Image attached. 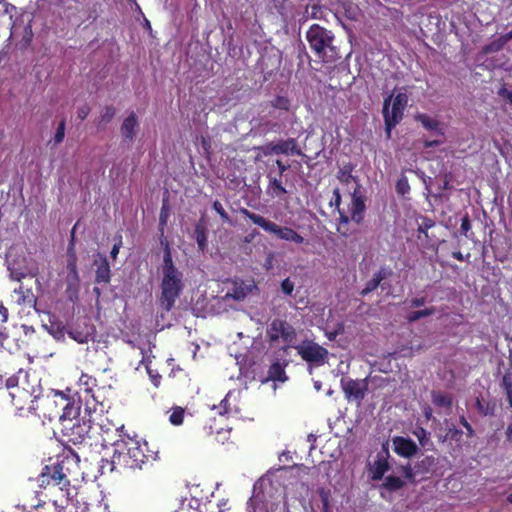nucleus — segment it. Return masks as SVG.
I'll list each match as a JSON object with an SVG mask.
<instances>
[{"instance_id":"obj_10","label":"nucleus","mask_w":512,"mask_h":512,"mask_svg":"<svg viewBox=\"0 0 512 512\" xmlns=\"http://www.w3.org/2000/svg\"><path fill=\"white\" fill-rule=\"evenodd\" d=\"M340 383L347 400H355L361 402L364 399L368 388L366 379L354 380L342 378Z\"/></svg>"},{"instance_id":"obj_32","label":"nucleus","mask_w":512,"mask_h":512,"mask_svg":"<svg viewBox=\"0 0 512 512\" xmlns=\"http://www.w3.org/2000/svg\"><path fill=\"white\" fill-rule=\"evenodd\" d=\"M432 402L438 407H450L452 405V398L442 392H432Z\"/></svg>"},{"instance_id":"obj_28","label":"nucleus","mask_w":512,"mask_h":512,"mask_svg":"<svg viewBox=\"0 0 512 512\" xmlns=\"http://www.w3.org/2000/svg\"><path fill=\"white\" fill-rule=\"evenodd\" d=\"M65 130H66V119L62 118L58 123V126L56 128L53 138L50 139L47 144L52 145V147H57L59 144H61L65 138Z\"/></svg>"},{"instance_id":"obj_59","label":"nucleus","mask_w":512,"mask_h":512,"mask_svg":"<svg viewBox=\"0 0 512 512\" xmlns=\"http://www.w3.org/2000/svg\"><path fill=\"white\" fill-rule=\"evenodd\" d=\"M276 165H277V167H278V169H279V177H280V178L282 177V175L284 174V172H286V171L290 168V166H289V165L284 164V163H283L281 160H279V159H277V160H276Z\"/></svg>"},{"instance_id":"obj_11","label":"nucleus","mask_w":512,"mask_h":512,"mask_svg":"<svg viewBox=\"0 0 512 512\" xmlns=\"http://www.w3.org/2000/svg\"><path fill=\"white\" fill-rule=\"evenodd\" d=\"M61 396V400L65 402L62 408V414L59 417V425L62 426L66 423H71L76 420H81L80 412H81V400L78 399H68L64 396L63 393H59Z\"/></svg>"},{"instance_id":"obj_54","label":"nucleus","mask_w":512,"mask_h":512,"mask_svg":"<svg viewBox=\"0 0 512 512\" xmlns=\"http://www.w3.org/2000/svg\"><path fill=\"white\" fill-rule=\"evenodd\" d=\"M274 147L276 148L275 143L270 142V143H267L266 145L262 146L260 149L264 156H269V155L275 154V151L272 150Z\"/></svg>"},{"instance_id":"obj_25","label":"nucleus","mask_w":512,"mask_h":512,"mask_svg":"<svg viewBox=\"0 0 512 512\" xmlns=\"http://www.w3.org/2000/svg\"><path fill=\"white\" fill-rule=\"evenodd\" d=\"M387 271L385 268H381L379 271H377L373 278L370 279L366 284L365 287L361 290L360 295L366 296L369 293L373 292L377 289V287L380 285V283L386 278Z\"/></svg>"},{"instance_id":"obj_48","label":"nucleus","mask_w":512,"mask_h":512,"mask_svg":"<svg viewBox=\"0 0 512 512\" xmlns=\"http://www.w3.org/2000/svg\"><path fill=\"white\" fill-rule=\"evenodd\" d=\"M501 386L505 390L506 395L512 392V381L509 375L506 374L503 376Z\"/></svg>"},{"instance_id":"obj_44","label":"nucleus","mask_w":512,"mask_h":512,"mask_svg":"<svg viewBox=\"0 0 512 512\" xmlns=\"http://www.w3.org/2000/svg\"><path fill=\"white\" fill-rule=\"evenodd\" d=\"M16 10V7L10 3L5 2V0H0V18L5 14H11Z\"/></svg>"},{"instance_id":"obj_2","label":"nucleus","mask_w":512,"mask_h":512,"mask_svg":"<svg viewBox=\"0 0 512 512\" xmlns=\"http://www.w3.org/2000/svg\"><path fill=\"white\" fill-rule=\"evenodd\" d=\"M160 242L164 248V254L161 264V293L158 302L164 311L169 312L172 310L176 300L180 297L184 290V275L183 272L180 271L173 262L171 248L168 240L163 237L161 238Z\"/></svg>"},{"instance_id":"obj_33","label":"nucleus","mask_w":512,"mask_h":512,"mask_svg":"<svg viewBox=\"0 0 512 512\" xmlns=\"http://www.w3.org/2000/svg\"><path fill=\"white\" fill-rule=\"evenodd\" d=\"M434 313H435L434 307L425 308L423 310L412 311L407 315V321L409 323H414V322L418 321L419 319L431 316Z\"/></svg>"},{"instance_id":"obj_26","label":"nucleus","mask_w":512,"mask_h":512,"mask_svg":"<svg viewBox=\"0 0 512 512\" xmlns=\"http://www.w3.org/2000/svg\"><path fill=\"white\" fill-rule=\"evenodd\" d=\"M195 240L198 245V250L204 253L208 247V239H207V230L206 227L202 223H197L195 225Z\"/></svg>"},{"instance_id":"obj_12","label":"nucleus","mask_w":512,"mask_h":512,"mask_svg":"<svg viewBox=\"0 0 512 512\" xmlns=\"http://www.w3.org/2000/svg\"><path fill=\"white\" fill-rule=\"evenodd\" d=\"M390 458L389 450L383 446L381 451L377 453L376 459L370 465V477L373 481H379L383 478L384 474L390 470L391 465L388 461Z\"/></svg>"},{"instance_id":"obj_42","label":"nucleus","mask_w":512,"mask_h":512,"mask_svg":"<svg viewBox=\"0 0 512 512\" xmlns=\"http://www.w3.org/2000/svg\"><path fill=\"white\" fill-rule=\"evenodd\" d=\"M435 465V458L433 456H426L423 460L418 464L419 467L422 468L423 472L429 471L431 467Z\"/></svg>"},{"instance_id":"obj_31","label":"nucleus","mask_w":512,"mask_h":512,"mask_svg":"<svg viewBox=\"0 0 512 512\" xmlns=\"http://www.w3.org/2000/svg\"><path fill=\"white\" fill-rule=\"evenodd\" d=\"M79 386L85 393L90 394L97 386V380L95 377L83 373L79 378Z\"/></svg>"},{"instance_id":"obj_38","label":"nucleus","mask_w":512,"mask_h":512,"mask_svg":"<svg viewBox=\"0 0 512 512\" xmlns=\"http://www.w3.org/2000/svg\"><path fill=\"white\" fill-rule=\"evenodd\" d=\"M410 191V185L406 176L402 175L396 182V192L399 195H406Z\"/></svg>"},{"instance_id":"obj_5","label":"nucleus","mask_w":512,"mask_h":512,"mask_svg":"<svg viewBox=\"0 0 512 512\" xmlns=\"http://www.w3.org/2000/svg\"><path fill=\"white\" fill-rule=\"evenodd\" d=\"M239 212L245 218L250 219L255 225L261 227L264 231L275 235L278 239L303 244L305 239L294 229L287 226H279L276 223L267 220L263 216L253 213L247 208H240Z\"/></svg>"},{"instance_id":"obj_16","label":"nucleus","mask_w":512,"mask_h":512,"mask_svg":"<svg viewBox=\"0 0 512 512\" xmlns=\"http://www.w3.org/2000/svg\"><path fill=\"white\" fill-rule=\"evenodd\" d=\"M5 386L8 390L14 389L15 391H10L9 396L11 397V403L17 410H22L24 408L21 397L30 398L29 393L24 388H19L18 386V378L15 376L9 377L5 381Z\"/></svg>"},{"instance_id":"obj_36","label":"nucleus","mask_w":512,"mask_h":512,"mask_svg":"<svg viewBox=\"0 0 512 512\" xmlns=\"http://www.w3.org/2000/svg\"><path fill=\"white\" fill-rule=\"evenodd\" d=\"M413 434L417 437L422 447L426 448L428 445H432L430 442V433L426 429L418 427Z\"/></svg>"},{"instance_id":"obj_47","label":"nucleus","mask_w":512,"mask_h":512,"mask_svg":"<svg viewBox=\"0 0 512 512\" xmlns=\"http://www.w3.org/2000/svg\"><path fill=\"white\" fill-rule=\"evenodd\" d=\"M498 95L507 100L512 105V89L509 90L503 86L498 90Z\"/></svg>"},{"instance_id":"obj_3","label":"nucleus","mask_w":512,"mask_h":512,"mask_svg":"<svg viewBox=\"0 0 512 512\" xmlns=\"http://www.w3.org/2000/svg\"><path fill=\"white\" fill-rule=\"evenodd\" d=\"M121 457V467L124 469L141 470L148 463L159 459V452L152 451L146 441L127 437L114 442Z\"/></svg>"},{"instance_id":"obj_49","label":"nucleus","mask_w":512,"mask_h":512,"mask_svg":"<svg viewBox=\"0 0 512 512\" xmlns=\"http://www.w3.org/2000/svg\"><path fill=\"white\" fill-rule=\"evenodd\" d=\"M323 7L320 5H312L311 7V18L322 19L323 18Z\"/></svg>"},{"instance_id":"obj_34","label":"nucleus","mask_w":512,"mask_h":512,"mask_svg":"<svg viewBox=\"0 0 512 512\" xmlns=\"http://www.w3.org/2000/svg\"><path fill=\"white\" fill-rule=\"evenodd\" d=\"M67 271L68 277L78 284L79 274L77 269V256L67 257Z\"/></svg>"},{"instance_id":"obj_55","label":"nucleus","mask_w":512,"mask_h":512,"mask_svg":"<svg viewBox=\"0 0 512 512\" xmlns=\"http://www.w3.org/2000/svg\"><path fill=\"white\" fill-rule=\"evenodd\" d=\"M427 301V298L426 297H416V298H412L410 300V306L411 307H421L423 306Z\"/></svg>"},{"instance_id":"obj_63","label":"nucleus","mask_w":512,"mask_h":512,"mask_svg":"<svg viewBox=\"0 0 512 512\" xmlns=\"http://www.w3.org/2000/svg\"><path fill=\"white\" fill-rule=\"evenodd\" d=\"M11 277L16 281H21L25 277V273L11 270Z\"/></svg>"},{"instance_id":"obj_15","label":"nucleus","mask_w":512,"mask_h":512,"mask_svg":"<svg viewBox=\"0 0 512 512\" xmlns=\"http://www.w3.org/2000/svg\"><path fill=\"white\" fill-rule=\"evenodd\" d=\"M365 209V198L360 194V186L357 184V187L352 193V202L350 207L351 220L356 224H360L364 219Z\"/></svg>"},{"instance_id":"obj_58","label":"nucleus","mask_w":512,"mask_h":512,"mask_svg":"<svg viewBox=\"0 0 512 512\" xmlns=\"http://www.w3.org/2000/svg\"><path fill=\"white\" fill-rule=\"evenodd\" d=\"M420 225L422 226L423 229L429 230L430 228L435 226V221L428 217H424Z\"/></svg>"},{"instance_id":"obj_27","label":"nucleus","mask_w":512,"mask_h":512,"mask_svg":"<svg viewBox=\"0 0 512 512\" xmlns=\"http://www.w3.org/2000/svg\"><path fill=\"white\" fill-rule=\"evenodd\" d=\"M354 167L352 164H346L344 165L339 171H338V174H337V178L338 180L343 183V184H349L351 182H355L357 183L358 182V178L354 175H352V171H353Z\"/></svg>"},{"instance_id":"obj_9","label":"nucleus","mask_w":512,"mask_h":512,"mask_svg":"<svg viewBox=\"0 0 512 512\" xmlns=\"http://www.w3.org/2000/svg\"><path fill=\"white\" fill-rule=\"evenodd\" d=\"M91 429L90 421L76 420L60 426V433L64 440L74 445L81 444Z\"/></svg>"},{"instance_id":"obj_14","label":"nucleus","mask_w":512,"mask_h":512,"mask_svg":"<svg viewBox=\"0 0 512 512\" xmlns=\"http://www.w3.org/2000/svg\"><path fill=\"white\" fill-rule=\"evenodd\" d=\"M139 128V120L134 111L130 112L120 126V133L124 142L132 143Z\"/></svg>"},{"instance_id":"obj_6","label":"nucleus","mask_w":512,"mask_h":512,"mask_svg":"<svg viewBox=\"0 0 512 512\" xmlns=\"http://www.w3.org/2000/svg\"><path fill=\"white\" fill-rule=\"evenodd\" d=\"M407 104L406 93H398L396 96L391 94L384 99L382 114L388 139L391 138L392 130L402 121Z\"/></svg>"},{"instance_id":"obj_18","label":"nucleus","mask_w":512,"mask_h":512,"mask_svg":"<svg viewBox=\"0 0 512 512\" xmlns=\"http://www.w3.org/2000/svg\"><path fill=\"white\" fill-rule=\"evenodd\" d=\"M275 155H303L302 150L299 148L295 138H288L286 140H279L275 143Z\"/></svg>"},{"instance_id":"obj_57","label":"nucleus","mask_w":512,"mask_h":512,"mask_svg":"<svg viewBox=\"0 0 512 512\" xmlns=\"http://www.w3.org/2000/svg\"><path fill=\"white\" fill-rule=\"evenodd\" d=\"M402 472L406 479H408L409 481L414 480V474H413L412 468L409 464L402 467Z\"/></svg>"},{"instance_id":"obj_17","label":"nucleus","mask_w":512,"mask_h":512,"mask_svg":"<svg viewBox=\"0 0 512 512\" xmlns=\"http://www.w3.org/2000/svg\"><path fill=\"white\" fill-rule=\"evenodd\" d=\"M393 445L395 453L404 458H411L418 452L416 443L410 438L396 436Z\"/></svg>"},{"instance_id":"obj_39","label":"nucleus","mask_w":512,"mask_h":512,"mask_svg":"<svg viewBox=\"0 0 512 512\" xmlns=\"http://www.w3.org/2000/svg\"><path fill=\"white\" fill-rule=\"evenodd\" d=\"M319 496L322 502V512H331L330 510V492L324 488L319 489Z\"/></svg>"},{"instance_id":"obj_45","label":"nucleus","mask_w":512,"mask_h":512,"mask_svg":"<svg viewBox=\"0 0 512 512\" xmlns=\"http://www.w3.org/2000/svg\"><path fill=\"white\" fill-rule=\"evenodd\" d=\"M281 290L285 295H291L294 290V283L290 278H286L281 282Z\"/></svg>"},{"instance_id":"obj_20","label":"nucleus","mask_w":512,"mask_h":512,"mask_svg":"<svg viewBox=\"0 0 512 512\" xmlns=\"http://www.w3.org/2000/svg\"><path fill=\"white\" fill-rule=\"evenodd\" d=\"M121 461L122 460H121L118 448L115 447L114 453H113L111 459H105V458L101 459L100 465H99L101 475L110 474L114 471H117L118 468H122Z\"/></svg>"},{"instance_id":"obj_1","label":"nucleus","mask_w":512,"mask_h":512,"mask_svg":"<svg viewBox=\"0 0 512 512\" xmlns=\"http://www.w3.org/2000/svg\"><path fill=\"white\" fill-rule=\"evenodd\" d=\"M80 458L78 454L69 447H64L58 455L49 458L41 474V485H45L51 494L60 493L59 498L53 499L55 506H59L66 512L64 504L72 499V486L70 477L79 469Z\"/></svg>"},{"instance_id":"obj_53","label":"nucleus","mask_w":512,"mask_h":512,"mask_svg":"<svg viewBox=\"0 0 512 512\" xmlns=\"http://www.w3.org/2000/svg\"><path fill=\"white\" fill-rule=\"evenodd\" d=\"M90 113V107L88 105H83L81 106L78 111H77V117L80 119V120H85L88 115Z\"/></svg>"},{"instance_id":"obj_7","label":"nucleus","mask_w":512,"mask_h":512,"mask_svg":"<svg viewBox=\"0 0 512 512\" xmlns=\"http://www.w3.org/2000/svg\"><path fill=\"white\" fill-rule=\"evenodd\" d=\"M297 331L295 327L285 319L275 318L266 329L267 341L270 345L282 341L285 346L283 350L287 352L289 348H295L297 345Z\"/></svg>"},{"instance_id":"obj_52","label":"nucleus","mask_w":512,"mask_h":512,"mask_svg":"<svg viewBox=\"0 0 512 512\" xmlns=\"http://www.w3.org/2000/svg\"><path fill=\"white\" fill-rule=\"evenodd\" d=\"M121 246H122V237L119 236L118 241L116 243H114V245L110 251V256L113 260H115L117 258V255L119 254Z\"/></svg>"},{"instance_id":"obj_29","label":"nucleus","mask_w":512,"mask_h":512,"mask_svg":"<svg viewBox=\"0 0 512 512\" xmlns=\"http://www.w3.org/2000/svg\"><path fill=\"white\" fill-rule=\"evenodd\" d=\"M267 105L274 109L287 112L291 108V100L286 96L276 95L272 100L268 102Z\"/></svg>"},{"instance_id":"obj_60","label":"nucleus","mask_w":512,"mask_h":512,"mask_svg":"<svg viewBox=\"0 0 512 512\" xmlns=\"http://www.w3.org/2000/svg\"><path fill=\"white\" fill-rule=\"evenodd\" d=\"M258 234L259 232L256 229H254L252 232L244 236L243 242L247 244L251 243Z\"/></svg>"},{"instance_id":"obj_4","label":"nucleus","mask_w":512,"mask_h":512,"mask_svg":"<svg viewBox=\"0 0 512 512\" xmlns=\"http://www.w3.org/2000/svg\"><path fill=\"white\" fill-rule=\"evenodd\" d=\"M306 40L322 63H335L341 58L339 48L335 45V34L331 30L313 24L306 32Z\"/></svg>"},{"instance_id":"obj_51","label":"nucleus","mask_w":512,"mask_h":512,"mask_svg":"<svg viewBox=\"0 0 512 512\" xmlns=\"http://www.w3.org/2000/svg\"><path fill=\"white\" fill-rule=\"evenodd\" d=\"M459 421H460V424L466 429L467 436L468 437H473L474 436V429L471 426V424L466 420V418L464 416H461Z\"/></svg>"},{"instance_id":"obj_40","label":"nucleus","mask_w":512,"mask_h":512,"mask_svg":"<svg viewBox=\"0 0 512 512\" xmlns=\"http://www.w3.org/2000/svg\"><path fill=\"white\" fill-rule=\"evenodd\" d=\"M76 226H77V224H75V226L71 230L70 240H69V244L67 247V257L76 256V252H75Z\"/></svg>"},{"instance_id":"obj_21","label":"nucleus","mask_w":512,"mask_h":512,"mask_svg":"<svg viewBox=\"0 0 512 512\" xmlns=\"http://www.w3.org/2000/svg\"><path fill=\"white\" fill-rule=\"evenodd\" d=\"M415 120L420 122L426 130L433 131L437 135L444 137L442 125L437 119L432 118L427 114L419 113L415 116Z\"/></svg>"},{"instance_id":"obj_50","label":"nucleus","mask_w":512,"mask_h":512,"mask_svg":"<svg viewBox=\"0 0 512 512\" xmlns=\"http://www.w3.org/2000/svg\"><path fill=\"white\" fill-rule=\"evenodd\" d=\"M219 414L220 415H224V414H227L230 412V404H229V400H228V395L221 400L220 404H219Z\"/></svg>"},{"instance_id":"obj_56","label":"nucleus","mask_w":512,"mask_h":512,"mask_svg":"<svg viewBox=\"0 0 512 512\" xmlns=\"http://www.w3.org/2000/svg\"><path fill=\"white\" fill-rule=\"evenodd\" d=\"M339 221L340 226L338 227V231L343 235H347L345 231H342V225H347L349 223V217L344 213H340Z\"/></svg>"},{"instance_id":"obj_22","label":"nucleus","mask_w":512,"mask_h":512,"mask_svg":"<svg viewBox=\"0 0 512 512\" xmlns=\"http://www.w3.org/2000/svg\"><path fill=\"white\" fill-rule=\"evenodd\" d=\"M14 293L18 295L17 303L22 306L34 307L37 303V297L33 293L31 288H25L21 284L14 290Z\"/></svg>"},{"instance_id":"obj_64","label":"nucleus","mask_w":512,"mask_h":512,"mask_svg":"<svg viewBox=\"0 0 512 512\" xmlns=\"http://www.w3.org/2000/svg\"><path fill=\"white\" fill-rule=\"evenodd\" d=\"M0 315L2 317V322H6L8 319V309L3 305H0Z\"/></svg>"},{"instance_id":"obj_37","label":"nucleus","mask_w":512,"mask_h":512,"mask_svg":"<svg viewBox=\"0 0 512 512\" xmlns=\"http://www.w3.org/2000/svg\"><path fill=\"white\" fill-rule=\"evenodd\" d=\"M184 409L182 407L176 406L172 409V412L169 416V421L171 424L178 426L183 423L184 419Z\"/></svg>"},{"instance_id":"obj_19","label":"nucleus","mask_w":512,"mask_h":512,"mask_svg":"<svg viewBox=\"0 0 512 512\" xmlns=\"http://www.w3.org/2000/svg\"><path fill=\"white\" fill-rule=\"evenodd\" d=\"M252 290V285H247L243 281L233 283V287L226 293L224 299H233L236 301L244 300Z\"/></svg>"},{"instance_id":"obj_13","label":"nucleus","mask_w":512,"mask_h":512,"mask_svg":"<svg viewBox=\"0 0 512 512\" xmlns=\"http://www.w3.org/2000/svg\"><path fill=\"white\" fill-rule=\"evenodd\" d=\"M93 267L95 272L94 282L96 284H109L112 272L107 257L101 253H97L93 261Z\"/></svg>"},{"instance_id":"obj_24","label":"nucleus","mask_w":512,"mask_h":512,"mask_svg":"<svg viewBox=\"0 0 512 512\" xmlns=\"http://www.w3.org/2000/svg\"><path fill=\"white\" fill-rule=\"evenodd\" d=\"M269 179L267 186V194L272 198H280L283 195L287 194V190L283 185L280 177H273L270 174L267 176Z\"/></svg>"},{"instance_id":"obj_30","label":"nucleus","mask_w":512,"mask_h":512,"mask_svg":"<svg viewBox=\"0 0 512 512\" xmlns=\"http://www.w3.org/2000/svg\"><path fill=\"white\" fill-rule=\"evenodd\" d=\"M405 481L398 477V476H393V475H389L385 478V481L384 483L382 484V486L388 490V491H397V490H400L402 489L404 486H405Z\"/></svg>"},{"instance_id":"obj_23","label":"nucleus","mask_w":512,"mask_h":512,"mask_svg":"<svg viewBox=\"0 0 512 512\" xmlns=\"http://www.w3.org/2000/svg\"><path fill=\"white\" fill-rule=\"evenodd\" d=\"M287 378L288 377L285 372V364H282L279 360H276L270 365L266 381L271 380L285 382Z\"/></svg>"},{"instance_id":"obj_35","label":"nucleus","mask_w":512,"mask_h":512,"mask_svg":"<svg viewBox=\"0 0 512 512\" xmlns=\"http://www.w3.org/2000/svg\"><path fill=\"white\" fill-rule=\"evenodd\" d=\"M115 114H116V109L114 106H112V105L105 106L100 114L98 125L107 124V123L111 122L112 119L115 117Z\"/></svg>"},{"instance_id":"obj_41","label":"nucleus","mask_w":512,"mask_h":512,"mask_svg":"<svg viewBox=\"0 0 512 512\" xmlns=\"http://www.w3.org/2000/svg\"><path fill=\"white\" fill-rule=\"evenodd\" d=\"M213 209L220 216V218L222 219L223 222H227V223L230 222L228 213L225 211V209L223 208V205L218 200L213 202Z\"/></svg>"},{"instance_id":"obj_61","label":"nucleus","mask_w":512,"mask_h":512,"mask_svg":"<svg viewBox=\"0 0 512 512\" xmlns=\"http://www.w3.org/2000/svg\"><path fill=\"white\" fill-rule=\"evenodd\" d=\"M442 143H443L442 139H435V140L425 141L424 142V147L425 148L437 147V146L441 145Z\"/></svg>"},{"instance_id":"obj_62","label":"nucleus","mask_w":512,"mask_h":512,"mask_svg":"<svg viewBox=\"0 0 512 512\" xmlns=\"http://www.w3.org/2000/svg\"><path fill=\"white\" fill-rule=\"evenodd\" d=\"M452 257L458 261H464L470 257V253H468L466 256H464L461 251H454V252H452Z\"/></svg>"},{"instance_id":"obj_8","label":"nucleus","mask_w":512,"mask_h":512,"mask_svg":"<svg viewBox=\"0 0 512 512\" xmlns=\"http://www.w3.org/2000/svg\"><path fill=\"white\" fill-rule=\"evenodd\" d=\"M294 349L301 359L311 367H320L328 362V350L313 340L305 339Z\"/></svg>"},{"instance_id":"obj_43","label":"nucleus","mask_w":512,"mask_h":512,"mask_svg":"<svg viewBox=\"0 0 512 512\" xmlns=\"http://www.w3.org/2000/svg\"><path fill=\"white\" fill-rule=\"evenodd\" d=\"M168 217H169V208L166 203H163L161 210H160V215H159V224H160V226H162V228L167 224Z\"/></svg>"},{"instance_id":"obj_46","label":"nucleus","mask_w":512,"mask_h":512,"mask_svg":"<svg viewBox=\"0 0 512 512\" xmlns=\"http://www.w3.org/2000/svg\"><path fill=\"white\" fill-rule=\"evenodd\" d=\"M471 221L469 215L466 213L461 219V232L465 235L471 230Z\"/></svg>"}]
</instances>
